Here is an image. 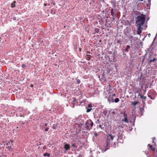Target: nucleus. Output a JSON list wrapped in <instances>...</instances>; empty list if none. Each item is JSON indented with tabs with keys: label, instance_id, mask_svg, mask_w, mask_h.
Here are the masks:
<instances>
[{
	"label": "nucleus",
	"instance_id": "nucleus-1",
	"mask_svg": "<svg viewBox=\"0 0 157 157\" xmlns=\"http://www.w3.org/2000/svg\"><path fill=\"white\" fill-rule=\"evenodd\" d=\"M145 19V15L141 14L137 16L136 18V25L137 27H143Z\"/></svg>",
	"mask_w": 157,
	"mask_h": 157
},
{
	"label": "nucleus",
	"instance_id": "nucleus-2",
	"mask_svg": "<svg viewBox=\"0 0 157 157\" xmlns=\"http://www.w3.org/2000/svg\"><path fill=\"white\" fill-rule=\"evenodd\" d=\"M107 139L106 141V144L104 146V151H105L109 148V145L111 141L113 140L114 137L111 134H108L107 135Z\"/></svg>",
	"mask_w": 157,
	"mask_h": 157
},
{
	"label": "nucleus",
	"instance_id": "nucleus-3",
	"mask_svg": "<svg viewBox=\"0 0 157 157\" xmlns=\"http://www.w3.org/2000/svg\"><path fill=\"white\" fill-rule=\"evenodd\" d=\"M85 124L86 125V129L88 130H90L93 126L94 123L91 120H89L86 122Z\"/></svg>",
	"mask_w": 157,
	"mask_h": 157
},
{
	"label": "nucleus",
	"instance_id": "nucleus-4",
	"mask_svg": "<svg viewBox=\"0 0 157 157\" xmlns=\"http://www.w3.org/2000/svg\"><path fill=\"white\" fill-rule=\"evenodd\" d=\"M156 93L155 91L153 90H152L150 91L149 93L148 94V97L152 99H155V97L156 95Z\"/></svg>",
	"mask_w": 157,
	"mask_h": 157
},
{
	"label": "nucleus",
	"instance_id": "nucleus-5",
	"mask_svg": "<svg viewBox=\"0 0 157 157\" xmlns=\"http://www.w3.org/2000/svg\"><path fill=\"white\" fill-rule=\"evenodd\" d=\"M121 114H123V116L124 117V119L122 120V121L125 122V123H127L128 122V116L127 114L125 112L123 113H121Z\"/></svg>",
	"mask_w": 157,
	"mask_h": 157
},
{
	"label": "nucleus",
	"instance_id": "nucleus-6",
	"mask_svg": "<svg viewBox=\"0 0 157 157\" xmlns=\"http://www.w3.org/2000/svg\"><path fill=\"white\" fill-rule=\"evenodd\" d=\"M108 96H109L107 98V99H108V101L110 103L111 102H113V99H114L113 97H111L110 96V95L109 94V95H108Z\"/></svg>",
	"mask_w": 157,
	"mask_h": 157
},
{
	"label": "nucleus",
	"instance_id": "nucleus-7",
	"mask_svg": "<svg viewBox=\"0 0 157 157\" xmlns=\"http://www.w3.org/2000/svg\"><path fill=\"white\" fill-rule=\"evenodd\" d=\"M137 27V33L138 35H140L142 30L143 29V27Z\"/></svg>",
	"mask_w": 157,
	"mask_h": 157
},
{
	"label": "nucleus",
	"instance_id": "nucleus-8",
	"mask_svg": "<svg viewBox=\"0 0 157 157\" xmlns=\"http://www.w3.org/2000/svg\"><path fill=\"white\" fill-rule=\"evenodd\" d=\"M152 59H150L149 60L147 61L148 64H150L152 63H153V64H154V63H155V61L156 60V59H155V58H152Z\"/></svg>",
	"mask_w": 157,
	"mask_h": 157
},
{
	"label": "nucleus",
	"instance_id": "nucleus-9",
	"mask_svg": "<svg viewBox=\"0 0 157 157\" xmlns=\"http://www.w3.org/2000/svg\"><path fill=\"white\" fill-rule=\"evenodd\" d=\"M152 58L155 57H154L153 55L152 54V53L151 52H150L149 53V56L147 59V60L148 61L150 59H152Z\"/></svg>",
	"mask_w": 157,
	"mask_h": 157
},
{
	"label": "nucleus",
	"instance_id": "nucleus-10",
	"mask_svg": "<svg viewBox=\"0 0 157 157\" xmlns=\"http://www.w3.org/2000/svg\"><path fill=\"white\" fill-rule=\"evenodd\" d=\"M64 148L66 151H67L70 149V145L66 143L64 145Z\"/></svg>",
	"mask_w": 157,
	"mask_h": 157
},
{
	"label": "nucleus",
	"instance_id": "nucleus-11",
	"mask_svg": "<svg viewBox=\"0 0 157 157\" xmlns=\"http://www.w3.org/2000/svg\"><path fill=\"white\" fill-rule=\"evenodd\" d=\"M13 141H10V142H8L6 144L7 146H12L13 145Z\"/></svg>",
	"mask_w": 157,
	"mask_h": 157
},
{
	"label": "nucleus",
	"instance_id": "nucleus-12",
	"mask_svg": "<svg viewBox=\"0 0 157 157\" xmlns=\"http://www.w3.org/2000/svg\"><path fill=\"white\" fill-rule=\"evenodd\" d=\"M138 96H140L141 98L142 99H143L144 100H145L146 98V97H144L143 95L141 94H139Z\"/></svg>",
	"mask_w": 157,
	"mask_h": 157
},
{
	"label": "nucleus",
	"instance_id": "nucleus-13",
	"mask_svg": "<svg viewBox=\"0 0 157 157\" xmlns=\"http://www.w3.org/2000/svg\"><path fill=\"white\" fill-rule=\"evenodd\" d=\"M16 2L15 1H14L13 2V3L11 4V7L12 8L14 7L15 6V3Z\"/></svg>",
	"mask_w": 157,
	"mask_h": 157
},
{
	"label": "nucleus",
	"instance_id": "nucleus-14",
	"mask_svg": "<svg viewBox=\"0 0 157 157\" xmlns=\"http://www.w3.org/2000/svg\"><path fill=\"white\" fill-rule=\"evenodd\" d=\"M111 14L112 16H114L115 15V13L114 12V10L113 9H112L111 10Z\"/></svg>",
	"mask_w": 157,
	"mask_h": 157
},
{
	"label": "nucleus",
	"instance_id": "nucleus-15",
	"mask_svg": "<svg viewBox=\"0 0 157 157\" xmlns=\"http://www.w3.org/2000/svg\"><path fill=\"white\" fill-rule=\"evenodd\" d=\"M130 48V47L129 45H127V47H126V49H124V50L126 51L127 52H128V49H129Z\"/></svg>",
	"mask_w": 157,
	"mask_h": 157
},
{
	"label": "nucleus",
	"instance_id": "nucleus-16",
	"mask_svg": "<svg viewBox=\"0 0 157 157\" xmlns=\"http://www.w3.org/2000/svg\"><path fill=\"white\" fill-rule=\"evenodd\" d=\"M128 38L129 39H130V41H131V42H132V39L133 38V36L130 35L128 36Z\"/></svg>",
	"mask_w": 157,
	"mask_h": 157
},
{
	"label": "nucleus",
	"instance_id": "nucleus-17",
	"mask_svg": "<svg viewBox=\"0 0 157 157\" xmlns=\"http://www.w3.org/2000/svg\"><path fill=\"white\" fill-rule=\"evenodd\" d=\"M138 101L132 102V104L134 106H136V105H137L138 103Z\"/></svg>",
	"mask_w": 157,
	"mask_h": 157
},
{
	"label": "nucleus",
	"instance_id": "nucleus-18",
	"mask_svg": "<svg viewBox=\"0 0 157 157\" xmlns=\"http://www.w3.org/2000/svg\"><path fill=\"white\" fill-rule=\"evenodd\" d=\"M110 95V96L112 97H113V96H115L116 94H115L114 93V94H113L112 93H110V92H109V93Z\"/></svg>",
	"mask_w": 157,
	"mask_h": 157
},
{
	"label": "nucleus",
	"instance_id": "nucleus-19",
	"mask_svg": "<svg viewBox=\"0 0 157 157\" xmlns=\"http://www.w3.org/2000/svg\"><path fill=\"white\" fill-rule=\"evenodd\" d=\"M43 155L44 156H47L48 157V156H50V154H49V153H45Z\"/></svg>",
	"mask_w": 157,
	"mask_h": 157
},
{
	"label": "nucleus",
	"instance_id": "nucleus-20",
	"mask_svg": "<svg viewBox=\"0 0 157 157\" xmlns=\"http://www.w3.org/2000/svg\"><path fill=\"white\" fill-rule=\"evenodd\" d=\"M87 59L88 60H90L91 58V56L89 55H87Z\"/></svg>",
	"mask_w": 157,
	"mask_h": 157
},
{
	"label": "nucleus",
	"instance_id": "nucleus-21",
	"mask_svg": "<svg viewBox=\"0 0 157 157\" xmlns=\"http://www.w3.org/2000/svg\"><path fill=\"white\" fill-rule=\"evenodd\" d=\"M92 109V108H87L86 109V112L88 113L90 112Z\"/></svg>",
	"mask_w": 157,
	"mask_h": 157
},
{
	"label": "nucleus",
	"instance_id": "nucleus-22",
	"mask_svg": "<svg viewBox=\"0 0 157 157\" xmlns=\"http://www.w3.org/2000/svg\"><path fill=\"white\" fill-rule=\"evenodd\" d=\"M119 101V99L118 98H116L115 99L114 102L115 103H117V102H118Z\"/></svg>",
	"mask_w": 157,
	"mask_h": 157
},
{
	"label": "nucleus",
	"instance_id": "nucleus-23",
	"mask_svg": "<svg viewBox=\"0 0 157 157\" xmlns=\"http://www.w3.org/2000/svg\"><path fill=\"white\" fill-rule=\"evenodd\" d=\"M148 146H149L150 147V148L152 150H155V149H154V148H152V146L151 145H150V144H148Z\"/></svg>",
	"mask_w": 157,
	"mask_h": 157
},
{
	"label": "nucleus",
	"instance_id": "nucleus-24",
	"mask_svg": "<svg viewBox=\"0 0 157 157\" xmlns=\"http://www.w3.org/2000/svg\"><path fill=\"white\" fill-rule=\"evenodd\" d=\"M71 146L75 147H77V146H76V145L75 144H72Z\"/></svg>",
	"mask_w": 157,
	"mask_h": 157
},
{
	"label": "nucleus",
	"instance_id": "nucleus-25",
	"mask_svg": "<svg viewBox=\"0 0 157 157\" xmlns=\"http://www.w3.org/2000/svg\"><path fill=\"white\" fill-rule=\"evenodd\" d=\"M12 146H8L7 148L9 149L10 150V149H12Z\"/></svg>",
	"mask_w": 157,
	"mask_h": 157
},
{
	"label": "nucleus",
	"instance_id": "nucleus-26",
	"mask_svg": "<svg viewBox=\"0 0 157 157\" xmlns=\"http://www.w3.org/2000/svg\"><path fill=\"white\" fill-rule=\"evenodd\" d=\"M80 80L79 79H77L76 81V82L77 83L79 84L80 83Z\"/></svg>",
	"mask_w": 157,
	"mask_h": 157
},
{
	"label": "nucleus",
	"instance_id": "nucleus-27",
	"mask_svg": "<svg viewBox=\"0 0 157 157\" xmlns=\"http://www.w3.org/2000/svg\"><path fill=\"white\" fill-rule=\"evenodd\" d=\"M21 67L23 68H25L26 67V66L24 64H22L21 65Z\"/></svg>",
	"mask_w": 157,
	"mask_h": 157
},
{
	"label": "nucleus",
	"instance_id": "nucleus-28",
	"mask_svg": "<svg viewBox=\"0 0 157 157\" xmlns=\"http://www.w3.org/2000/svg\"><path fill=\"white\" fill-rule=\"evenodd\" d=\"M92 105L91 104H89L88 105V107L89 108H91L92 107Z\"/></svg>",
	"mask_w": 157,
	"mask_h": 157
},
{
	"label": "nucleus",
	"instance_id": "nucleus-29",
	"mask_svg": "<svg viewBox=\"0 0 157 157\" xmlns=\"http://www.w3.org/2000/svg\"><path fill=\"white\" fill-rule=\"evenodd\" d=\"M48 129H49V128H48V127H47V128H45V131H48Z\"/></svg>",
	"mask_w": 157,
	"mask_h": 157
},
{
	"label": "nucleus",
	"instance_id": "nucleus-30",
	"mask_svg": "<svg viewBox=\"0 0 157 157\" xmlns=\"http://www.w3.org/2000/svg\"><path fill=\"white\" fill-rule=\"evenodd\" d=\"M99 128H101V129H103V128H102L101 125L100 124L99 125Z\"/></svg>",
	"mask_w": 157,
	"mask_h": 157
},
{
	"label": "nucleus",
	"instance_id": "nucleus-31",
	"mask_svg": "<svg viewBox=\"0 0 157 157\" xmlns=\"http://www.w3.org/2000/svg\"><path fill=\"white\" fill-rule=\"evenodd\" d=\"M113 8H115L116 7V5L115 4H113Z\"/></svg>",
	"mask_w": 157,
	"mask_h": 157
},
{
	"label": "nucleus",
	"instance_id": "nucleus-32",
	"mask_svg": "<svg viewBox=\"0 0 157 157\" xmlns=\"http://www.w3.org/2000/svg\"><path fill=\"white\" fill-rule=\"evenodd\" d=\"M76 101V98H74V100H73V102H74L75 101Z\"/></svg>",
	"mask_w": 157,
	"mask_h": 157
},
{
	"label": "nucleus",
	"instance_id": "nucleus-33",
	"mask_svg": "<svg viewBox=\"0 0 157 157\" xmlns=\"http://www.w3.org/2000/svg\"><path fill=\"white\" fill-rule=\"evenodd\" d=\"M34 86V85H33V84H31V86H30L32 87H33Z\"/></svg>",
	"mask_w": 157,
	"mask_h": 157
},
{
	"label": "nucleus",
	"instance_id": "nucleus-34",
	"mask_svg": "<svg viewBox=\"0 0 157 157\" xmlns=\"http://www.w3.org/2000/svg\"><path fill=\"white\" fill-rule=\"evenodd\" d=\"M48 123H46L45 124V125L46 126H47V125H48Z\"/></svg>",
	"mask_w": 157,
	"mask_h": 157
},
{
	"label": "nucleus",
	"instance_id": "nucleus-35",
	"mask_svg": "<svg viewBox=\"0 0 157 157\" xmlns=\"http://www.w3.org/2000/svg\"><path fill=\"white\" fill-rule=\"evenodd\" d=\"M155 138H153V140H152V141H153V142L154 143V139H155Z\"/></svg>",
	"mask_w": 157,
	"mask_h": 157
},
{
	"label": "nucleus",
	"instance_id": "nucleus-36",
	"mask_svg": "<svg viewBox=\"0 0 157 157\" xmlns=\"http://www.w3.org/2000/svg\"><path fill=\"white\" fill-rule=\"evenodd\" d=\"M95 135L96 136H97V133H95Z\"/></svg>",
	"mask_w": 157,
	"mask_h": 157
},
{
	"label": "nucleus",
	"instance_id": "nucleus-37",
	"mask_svg": "<svg viewBox=\"0 0 157 157\" xmlns=\"http://www.w3.org/2000/svg\"><path fill=\"white\" fill-rule=\"evenodd\" d=\"M151 0H147L148 2H151Z\"/></svg>",
	"mask_w": 157,
	"mask_h": 157
},
{
	"label": "nucleus",
	"instance_id": "nucleus-38",
	"mask_svg": "<svg viewBox=\"0 0 157 157\" xmlns=\"http://www.w3.org/2000/svg\"><path fill=\"white\" fill-rule=\"evenodd\" d=\"M139 1H143V0H138Z\"/></svg>",
	"mask_w": 157,
	"mask_h": 157
},
{
	"label": "nucleus",
	"instance_id": "nucleus-39",
	"mask_svg": "<svg viewBox=\"0 0 157 157\" xmlns=\"http://www.w3.org/2000/svg\"><path fill=\"white\" fill-rule=\"evenodd\" d=\"M150 36V34H148V36L149 37V36Z\"/></svg>",
	"mask_w": 157,
	"mask_h": 157
},
{
	"label": "nucleus",
	"instance_id": "nucleus-40",
	"mask_svg": "<svg viewBox=\"0 0 157 157\" xmlns=\"http://www.w3.org/2000/svg\"><path fill=\"white\" fill-rule=\"evenodd\" d=\"M118 42H119V40H118V41L117 42V43Z\"/></svg>",
	"mask_w": 157,
	"mask_h": 157
},
{
	"label": "nucleus",
	"instance_id": "nucleus-41",
	"mask_svg": "<svg viewBox=\"0 0 157 157\" xmlns=\"http://www.w3.org/2000/svg\"><path fill=\"white\" fill-rule=\"evenodd\" d=\"M118 139L119 138V136H118Z\"/></svg>",
	"mask_w": 157,
	"mask_h": 157
}]
</instances>
